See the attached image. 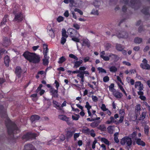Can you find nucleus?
Masks as SVG:
<instances>
[{"mask_svg":"<svg viewBox=\"0 0 150 150\" xmlns=\"http://www.w3.org/2000/svg\"><path fill=\"white\" fill-rule=\"evenodd\" d=\"M5 122L9 135H13L14 134H16L19 132L20 130L14 122L9 119H7Z\"/></svg>","mask_w":150,"mask_h":150,"instance_id":"obj_1","label":"nucleus"},{"mask_svg":"<svg viewBox=\"0 0 150 150\" xmlns=\"http://www.w3.org/2000/svg\"><path fill=\"white\" fill-rule=\"evenodd\" d=\"M23 55L29 62L34 64L39 63L40 61V57L39 55L34 53L30 52L28 51H25Z\"/></svg>","mask_w":150,"mask_h":150,"instance_id":"obj_2","label":"nucleus"},{"mask_svg":"<svg viewBox=\"0 0 150 150\" xmlns=\"http://www.w3.org/2000/svg\"><path fill=\"white\" fill-rule=\"evenodd\" d=\"M105 52L104 51H102L100 53V57L105 61H108L110 59L111 60H114L115 62H117L119 59V57L118 55L111 53L108 56H104Z\"/></svg>","mask_w":150,"mask_h":150,"instance_id":"obj_3","label":"nucleus"},{"mask_svg":"<svg viewBox=\"0 0 150 150\" xmlns=\"http://www.w3.org/2000/svg\"><path fill=\"white\" fill-rule=\"evenodd\" d=\"M69 57L76 60V61H74L73 62L74 64L73 68H77L79 67L83 62V61L81 59H80L79 61H77L78 60V58L73 54H70Z\"/></svg>","mask_w":150,"mask_h":150,"instance_id":"obj_4","label":"nucleus"},{"mask_svg":"<svg viewBox=\"0 0 150 150\" xmlns=\"http://www.w3.org/2000/svg\"><path fill=\"white\" fill-rule=\"evenodd\" d=\"M120 143L122 145H125L126 143L127 146L130 147L132 145V141L131 138L129 136H126L121 139Z\"/></svg>","mask_w":150,"mask_h":150,"instance_id":"obj_5","label":"nucleus"},{"mask_svg":"<svg viewBox=\"0 0 150 150\" xmlns=\"http://www.w3.org/2000/svg\"><path fill=\"white\" fill-rule=\"evenodd\" d=\"M130 3L131 7L135 10L139 9L141 5V3L140 0H131Z\"/></svg>","mask_w":150,"mask_h":150,"instance_id":"obj_6","label":"nucleus"},{"mask_svg":"<svg viewBox=\"0 0 150 150\" xmlns=\"http://www.w3.org/2000/svg\"><path fill=\"white\" fill-rule=\"evenodd\" d=\"M26 68H24L22 69L20 66H17L15 69V74L18 78H20L21 76V74L23 72V74L26 72Z\"/></svg>","mask_w":150,"mask_h":150,"instance_id":"obj_7","label":"nucleus"},{"mask_svg":"<svg viewBox=\"0 0 150 150\" xmlns=\"http://www.w3.org/2000/svg\"><path fill=\"white\" fill-rule=\"evenodd\" d=\"M13 13L15 15L14 20L18 22H21L24 18V16L21 12L17 13L16 11H14Z\"/></svg>","mask_w":150,"mask_h":150,"instance_id":"obj_8","label":"nucleus"},{"mask_svg":"<svg viewBox=\"0 0 150 150\" xmlns=\"http://www.w3.org/2000/svg\"><path fill=\"white\" fill-rule=\"evenodd\" d=\"M37 134L35 133L28 132L23 135L22 137V139L28 140L30 139H35L37 136Z\"/></svg>","mask_w":150,"mask_h":150,"instance_id":"obj_9","label":"nucleus"},{"mask_svg":"<svg viewBox=\"0 0 150 150\" xmlns=\"http://www.w3.org/2000/svg\"><path fill=\"white\" fill-rule=\"evenodd\" d=\"M67 32L68 34L71 38L74 36H77L78 37H79L80 36L77 31L73 28H70L69 29L67 30Z\"/></svg>","mask_w":150,"mask_h":150,"instance_id":"obj_10","label":"nucleus"},{"mask_svg":"<svg viewBox=\"0 0 150 150\" xmlns=\"http://www.w3.org/2000/svg\"><path fill=\"white\" fill-rule=\"evenodd\" d=\"M148 61L145 58L144 59L142 63L140 64V67L143 69L150 70V65L148 64Z\"/></svg>","mask_w":150,"mask_h":150,"instance_id":"obj_11","label":"nucleus"},{"mask_svg":"<svg viewBox=\"0 0 150 150\" xmlns=\"http://www.w3.org/2000/svg\"><path fill=\"white\" fill-rule=\"evenodd\" d=\"M0 115L2 118H6L7 117L6 109L4 108L3 105H0Z\"/></svg>","mask_w":150,"mask_h":150,"instance_id":"obj_12","label":"nucleus"},{"mask_svg":"<svg viewBox=\"0 0 150 150\" xmlns=\"http://www.w3.org/2000/svg\"><path fill=\"white\" fill-rule=\"evenodd\" d=\"M11 44L10 39L8 37H4L3 39L2 45L6 47L10 45Z\"/></svg>","mask_w":150,"mask_h":150,"instance_id":"obj_13","label":"nucleus"},{"mask_svg":"<svg viewBox=\"0 0 150 150\" xmlns=\"http://www.w3.org/2000/svg\"><path fill=\"white\" fill-rule=\"evenodd\" d=\"M134 86L135 88H137V90H139V91H142L144 88L143 84L140 81H136L135 83Z\"/></svg>","mask_w":150,"mask_h":150,"instance_id":"obj_14","label":"nucleus"},{"mask_svg":"<svg viewBox=\"0 0 150 150\" xmlns=\"http://www.w3.org/2000/svg\"><path fill=\"white\" fill-rule=\"evenodd\" d=\"M117 36L119 38H128V34L126 32L123 31L119 33Z\"/></svg>","mask_w":150,"mask_h":150,"instance_id":"obj_15","label":"nucleus"},{"mask_svg":"<svg viewBox=\"0 0 150 150\" xmlns=\"http://www.w3.org/2000/svg\"><path fill=\"white\" fill-rule=\"evenodd\" d=\"M75 132L74 130H69L66 132V137L67 139H68L71 138Z\"/></svg>","mask_w":150,"mask_h":150,"instance_id":"obj_16","label":"nucleus"},{"mask_svg":"<svg viewBox=\"0 0 150 150\" xmlns=\"http://www.w3.org/2000/svg\"><path fill=\"white\" fill-rule=\"evenodd\" d=\"M141 11L145 15H147L149 14L150 16V6L143 7V9Z\"/></svg>","mask_w":150,"mask_h":150,"instance_id":"obj_17","label":"nucleus"},{"mask_svg":"<svg viewBox=\"0 0 150 150\" xmlns=\"http://www.w3.org/2000/svg\"><path fill=\"white\" fill-rule=\"evenodd\" d=\"M50 91L52 93V97L57 98L58 97V90H55L54 88H51V89H50Z\"/></svg>","mask_w":150,"mask_h":150,"instance_id":"obj_18","label":"nucleus"},{"mask_svg":"<svg viewBox=\"0 0 150 150\" xmlns=\"http://www.w3.org/2000/svg\"><path fill=\"white\" fill-rule=\"evenodd\" d=\"M23 150H37L33 145L30 144L25 145Z\"/></svg>","mask_w":150,"mask_h":150,"instance_id":"obj_19","label":"nucleus"},{"mask_svg":"<svg viewBox=\"0 0 150 150\" xmlns=\"http://www.w3.org/2000/svg\"><path fill=\"white\" fill-rule=\"evenodd\" d=\"M40 118V117L38 115L34 114L31 115L30 118V120L32 122H33L39 120Z\"/></svg>","mask_w":150,"mask_h":150,"instance_id":"obj_20","label":"nucleus"},{"mask_svg":"<svg viewBox=\"0 0 150 150\" xmlns=\"http://www.w3.org/2000/svg\"><path fill=\"white\" fill-rule=\"evenodd\" d=\"M83 46H86L88 48L90 46V42L88 40L87 38L83 39Z\"/></svg>","mask_w":150,"mask_h":150,"instance_id":"obj_21","label":"nucleus"},{"mask_svg":"<svg viewBox=\"0 0 150 150\" xmlns=\"http://www.w3.org/2000/svg\"><path fill=\"white\" fill-rule=\"evenodd\" d=\"M136 140V143L138 145L141 146H145V143L140 138H136L135 139Z\"/></svg>","mask_w":150,"mask_h":150,"instance_id":"obj_22","label":"nucleus"},{"mask_svg":"<svg viewBox=\"0 0 150 150\" xmlns=\"http://www.w3.org/2000/svg\"><path fill=\"white\" fill-rule=\"evenodd\" d=\"M113 94L114 96L117 98H120L123 96L122 93L117 91L113 92Z\"/></svg>","mask_w":150,"mask_h":150,"instance_id":"obj_23","label":"nucleus"},{"mask_svg":"<svg viewBox=\"0 0 150 150\" xmlns=\"http://www.w3.org/2000/svg\"><path fill=\"white\" fill-rule=\"evenodd\" d=\"M10 61L9 57L7 55L4 57V63L5 66L8 67L9 66V63Z\"/></svg>","mask_w":150,"mask_h":150,"instance_id":"obj_24","label":"nucleus"},{"mask_svg":"<svg viewBox=\"0 0 150 150\" xmlns=\"http://www.w3.org/2000/svg\"><path fill=\"white\" fill-rule=\"evenodd\" d=\"M8 15H4L2 21H1L0 23V26L1 27L5 25L6 23L7 22V20L8 18Z\"/></svg>","mask_w":150,"mask_h":150,"instance_id":"obj_25","label":"nucleus"},{"mask_svg":"<svg viewBox=\"0 0 150 150\" xmlns=\"http://www.w3.org/2000/svg\"><path fill=\"white\" fill-rule=\"evenodd\" d=\"M137 94L139 96V98L141 100L144 101H145L146 100V97L143 96L144 93L143 91H138L137 92Z\"/></svg>","mask_w":150,"mask_h":150,"instance_id":"obj_26","label":"nucleus"},{"mask_svg":"<svg viewBox=\"0 0 150 150\" xmlns=\"http://www.w3.org/2000/svg\"><path fill=\"white\" fill-rule=\"evenodd\" d=\"M53 104L54 105V107L58 109L59 110H62V108H61L59 104V103L55 100H53L52 101Z\"/></svg>","mask_w":150,"mask_h":150,"instance_id":"obj_27","label":"nucleus"},{"mask_svg":"<svg viewBox=\"0 0 150 150\" xmlns=\"http://www.w3.org/2000/svg\"><path fill=\"white\" fill-rule=\"evenodd\" d=\"M100 121H94V122H92L90 124V126L92 128H95L98 127L100 122Z\"/></svg>","mask_w":150,"mask_h":150,"instance_id":"obj_28","label":"nucleus"},{"mask_svg":"<svg viewBox=\"0 0 150 150\" xmlns=\"http://www.w3.org/2000/svg\"><path fill=\"white\" fill-rule=\"evenodd\" d=\"M47 32L49 35L52 38H54L55 37L54 31V30L51 28L50 29L48 30Z\"/></svg>","mask_w":150,"mask_h":150,"instance_id":"obj_29","label":"nucleus"},{"mask_svg":"<svg viewBox=\"0 0 150 150\" xmlns=\"http://www.w3.org/2000/svg\"><path fill=\"white\" fill-rule=\"evenodd\" d=\"M58 118L60 120L66 121H68L69 118L64 115H59Z\"/></svg>","mask_w":150,"mask_h":150,"instance_id":"obj_30","label":"nucleus"},{"mask_svg":"<svg viewBox=\"0 0 150 150\" xmlns=\"http://www.w3.org/2000/svg\"><path fill=\"white\" fill-rule=\"evenodd\" d=\"M66 59L64 56H62L60 57L58 61V63L59 64H62L66 61Z\"/></svg>","mask_w":150,"mask_h":150,"instance_id":"obj_31","label":"nucleus"},{"mask_svg":"<svg viewBox=\"0 0 150 150\" xmlns=\"http://www.w3.org/2000/svg\"><path fill=\"white\" fill-rule=\"evenodd\" d=\"M141 110L140 105V104H137L135 106V112L136 115L139 114V111Z\"/></svg>","mask_w":150,"mask_h":150,"instance_id":"obj_32","label":"nucleus"},{"mask_svg":"<svg viewBox=\"0 0 150 150\" xmlns=\"http://www.w3.org/2000/svg\"><path fill=\"white\" fill-rule=\"evenodd\" d=\"M142 41V39L138 37L135 38L134 41V42L136 44H140L141 43Z\"/></svg>","mask_w":150,"mask_h":150,"instance_id":"obj_33","label":"nucleus"},{"mask_svg":"<svg viewBox=\"0 0 150 150\" xmlns=\"http://www.w3.org/2000/svg\"><path fill=\"white\" fill-rule=\"evenodd\" d=\"M116 49L119 51H122L123 50L124 48L122 45L119 44H116Z\"/></svg>","mask_w":150,"mask_h":150,"instance_id":"obj_34","label":"nucleus"},{"mask_svg":"<svg viewBox=\"0 0 150 150\" xmlns=\"http://www.w3.org/2000/svg\"><path fill=\"white\" fill-rule=\"evenodd\" d=\"M110 71L112 72H116L117 70V68L114 66L110 67L109 68Z\"/></svg>","mask_w":150,"mask_h":150,"instance_id":"obj_35","label":"nucleus"},{"mask_svg":"<svg viewBox=\"0 0 150 150\" xmlns=\"http://www.w3.org/2000/svg\"><path fill=\"white\" fill-rule=\"evenodd\" d=\"M8 53L7 51L4 49H0V59L2 58V56L4 54H7Z\"/></svg>","mask_w":150,"mask_h":150,"instance_id":"obj_36","label":"nucleus"},{"mask_svg":"<svg viewBox=\"0 0 150 150\" xmlns=\"http://www.w3.org/2000/svg\"><path fill=\"white\" fill-rule=\"evenodd\" d=\"M97 128L102 131H105L106 130V128L104 125H100Z\"/></svg>","mask_w":150,"mask_h":150,"instance_id":"obj_37","label":"nucleus"},{"mask_svg":"<svg viewBox=\"0 0 150 150\" xmlns=\"http://www.w3.org/2000/svg\"><path fill=\"white\" fill-rule=\"evenodd\" d=\"M101 142H103L106 144L109 145V142L108 140L106 138L103 137L101 139Z\"/></svg>","mask_w":150,"mask_h":150,"instance_id":"obj_38","label":"nucleus"},{"mask_svg":"<svg viewBox=\"0 0 150 150\" xmlns=\"http://www.w3.org/2000/svg\"><path fill=\"white\" fill-rule=\"evenodd\" d=\"M62 36L67 38L68 37V35L67 34L66 31L64 29H63L62 30Z\"/></svg>","mask_w":150,"mask_h":150,"instance_id":"obj_39","label":"nucleus"},{"mask_svg":"<svg viewBox=\"0 0 150 150\" xmlns=\"http://www.w3.org/2000/svg\"><path fill=\"white\" fill-rule=\"evenodd\" d=\"M80 117V116L78 114H75V115H72V118L73 120H77Z\"/></svg>","mask_w":150,"mask_h":150,"instance_id":"obj_40","label":"nucleus"},{"mask_svg":"<svg viewBox=\"0 0 150 150\" xmlns=\"http://www.w3.org/2000/svg\"><path fill=\"white\" fill-rule=\"evenodd\" d=\"M98 70L99 71V72L104 73H107L106 71L102 67H99L97 68Z\"/></svg>","mask_w":150,"mask_h":150,"instance_id":"obj_41","label":"nucleus"},{"mask_svg":"<svg viewBox=\"0 0 150 150\" xmlns=\"http://www.w3.org/2000/svg\"><path fill=\"white\" fill-rule=\"evenodd\" d=\"M113 126H109L107 128L108 131L109 133H112L113 132L112 129Z\"/></svg>","mask_w":150,"mask_h":150,"instance_id":"obj_42","label":"nucleus"},{"mask_svg":"<svg viewBox=\"0 0 150 150\" xmlns=\"http://www.w3.org/2000/svg\"><path fill=\"white\" fill-rule=\"evenodd\" d=\"M78 38L77 36H74L72 38L71 40L75 42H79L80 41V40Z\"/></svg>","mask_w":150,"mask_h":150,"instance_id":"obj_43","label":"nucleus"},{"mask_svg":"<svg viewBox=\"0 0 150 150\" xmlns=\"http://www.w3.org/2000/svg\"><path fill=\"white\" fill-rule=\"evenodd\" d=\"M117 134H118V133H115L114 134V141L117 143H118L119 142V140L117 136Z\"/></svg>","mask_w":150,"mask_h":150,"instance_id":"obj_44","label":"nucleus"},{"mask_svg":"<svg viewBox=\"0 0 150 150\" xmlns=\"http://www.w3.org/2000/svg\"><path fill=\"white\" fill-rule=\"evenodd\" d=\"M64 19V18L63 17L60 16H59L57 18V21L58 22L60 23L62 21H63Z\"/></svg>","mask_w":150,"mask_h":150,"instance_id":"obj_45","label":"nucleus"},{"mask_svg":"<svg viewBox=\"0 0 150 150\" xmlns=\"http://www.w3.org/2000/svg\"><path fill=\"white\" fill-rule=\"evenodd\" d=\"M78 74L77 75V77H79L80 78L84 77L83 71H79V72Z\"/></svg>","mask_w":150,"mask_h":150,"instance_id":"obj_46","label":"nucleus"},{"mask_svg":"<svg viewBox=\"0 0 150 150\" xmlns=\"http://www.w3.org/2000/svg\"><path fill=\"white\" fill-rule=\"evenodd\" d=\"M149 126H145L144 129V131L145 134L146 135H148L149 134Z\"/></svg>","mask_w":150,"mask_h":150,"instance_id":"obj_47","label":"nucleus"},{"mask_svg":"<svg viewBox=\"0 0 150 150\" xmlns=\"http://www.w3.org/2000/svg\"><path fill=\"white\" fill-rule=\"evenodd\" d=\"M91 13L92 14L95 15H98L99 13L98 10H96L95 9H93L92 11L91 12Z\"/></svg>","mask_w":150,"mask_h":150,"instance_id":"obj_48","label":"nucleus"},{"mask_svg":"<svg viewBox=\"0 0 150 150\" xmlns=\"http://www.w3.org/2000/svg\"><path fill=\"white\" fill-rule=\"evenodd\" d=\"M119 113L121 116L124 117L125 115V110L124 109H121L119 111Z\"/></svg>","mask_w":150,"mask_h":150,"instance_id":"obj_49","label":"nucleus"},{"mask_svg":"<svg viewBox=\"0 0 150 150\" xmlns=\"http://www.w3.org/2000/svg\"><path fill=\"white\" fill-rule=\"evenodd\" d=\"M73 27L76 30H78L80 28V26L76 23H74L73 24Z\"/></svg>","mask_w":150,"mask_h":150,"instance_id":"obj_50","label":"nucleus"},{"mask_svg":"<svg viewBox=\"0 0 150 150\" xmlns=\"http://www.w3.org/2000/svg\"><path fill=\"white\" fill-rule=\"evenodd\" d=\"M86 129H82V132L86 134H88L90 132L89 129L87 127H86Z\"/></svg>","mask_w":150,"mask_h":150,"instance_id":"obj_51","label":"nucleus"},{"mask_svg":"<svg viewBox=\"0 0 150 150\" xmlns=\"http://www.w3.org/2000/svg\"><path fill=\"white\" fill-rule=\"evenodd\" d=\"M49 59H42L43 63L44 65H47L48 64L49 62L48 60Z\"/></svg>","mask_w":150,"mask_h":150,"instance_id":"obj_52","label":"nucleus"},{"mask_svg":"<svg viewBox=\"0 0 150 150\" xmlns=\"http://www.w3.org/2000/svg\"><path fill=\"white\" fill-rule=\"evenodd\" d=\"M111 45L109 43H107L105 46V47L107 50H108L111 47Z\"/></svg>","mask_w":150,"mask_h":150,"instance_id":"obj_53","label":"nucleus"},{"mask_svg":"<svg viewBox=\"0 0 150 150\" xmlns=\"http://www.w3.org/2000/svg\"><path fill=\"white\" fill-rule=\"evenodd\" d=\"M85 107L88 110L91 108V106L90 105L89 103L88 102H87Z\"/></svg>","mask_w":150,"mask_h":150,"instance_id":"obj_54","label":"nucleus"},{"mask_svg":"<svg viewBox=\"0 0 150 150\" xmlns=\"http://www.w3.org/2000/svg\"><path fill=\"white\" fill-rule=\"evenodd\" d=\"M75 12H77L79 13L80 15H82L83 14V12L81 11L80 9L78 8H75L74 10Z\"/></svg>","mask_w":150,"mask_h":150,"instance_id":"obj_55","label":"nucleus"},{"mask_svg":"<svg viewBox=\"0 0 150 150\" xmlns=\"http://www.w3.org/2000/svg\"><path fill=\"white\" fill-rule=\"evenodd\" d=\"M80 135L79 133H75L74 134V140H76L77 138Z\"/></svg>","mask_w":150,"mask_h":150,"instance_id":"obj_56","label":"nucleus"},{"mask_svg":"<svg viewBox=\"0 0 150 150\" xmlns=\"http://www.w3.org/2000/svg\"><path fill=\"white\" fill-rule=\"evenodd\" d=\"M65 136L64 135L61 134L59 137V140L61 141H63L65 140Z\"/></svg>","mask_w":150,"mask_h":150,"instance_id":"obj_57","label":"nucleus"},{"mask_svg":"<svg viewBox=\"0 0 150 150\" xmlns=\"http://www.w3.org/2000/svg\"><path fill=\"white\" fill-rule=\"evenodd\" d=\"M66 38H67L62 37L61 41V43L62 44L64 45L66 41Z\"/></svg>","mask_w":150,"mask_h":150,"instance_id":"obj_58","label":"nucleus"},{"mask_svg":"<svg viewBox=\"0 0 150 150\" xmlns=\"http://www.w3.org/2000/svg\"><path fill=\"white\" fill-rule=\"evenodd\" d=\"M109 80V77L108 76H105L103 78V81L105 82H106L108 81Z\"/></svg>","mask_w":150,"mask_h":150,"instance_id":"obj_59","label":"nucleus"},{"mask_svg":"<svg viewBox=\"0 0 150 150\" xmlns=\"http://www.w3.org/2000/svg\"><path fill=\"white\" fill-rule=\"evenodd\" d=\"M146 116V112H142V114L140 116V118L141 119L143 120L145 117Z\"/></svg>","mask_w":150,"mask_h":150,"instance_id":"obj_60","label":"nucleus"},{"mask_svg":"<svg viewBox=\"0 0 150 150\" xmlns=\"http://www.w3.org/2000/svg\"><path fill=\"white\" fill-rule=\"evenodd\" d=\"M114 83H111L110 84V85L109 86V90L111 91L112 92H113L112 91V90L114 89Z\"/></svg>","mask_w":150,"mask_h":150,"instance_id":"obj_61","label":"nucleus"},{"mask_svg":"<svg viewBox=\"0 0 150 150\" xmlns=\"http://www.w3.org/2000/svg\"><path fill=\"white\" fill-rule=\"evenodd\" d=\"M101 108L103 111H106L108 110V109L106 108L105 105L103 104L102 105Z\"/></svg>","mask_w":150,"mask_h":150,"instance_id":"obj_62","label":"nucleus"},{"mask_svg":"<svg viewBox=\"0 0 150 150\" xmlns=\"http://www.w3.org/2000/svg\"><path fill=\"white\" fill-rule=\"evenodd\" d=\"M90 133L91 136L93 137H94L96 136V134L94 133V131L93 129H91L90 131Z\"/></svg>","mask_w":150,"mask_h":150,"instance_id":"obj_63","label":"nucleus"},{"mask_svg":"<svg viewBox=\"0 0 150 150\" xmlns=\"http://www.w3.org/2000/svg\"><path fill=\"white\" fill-rule=\"evenodd\" d=\"M90 57H89L87 56L84 57L83 59L84 62H89V59Z\"/></svg>","mask_w":150,"mask_h":150,"instance_id":"obj_64","label":"nucleus"}]
</instances>
